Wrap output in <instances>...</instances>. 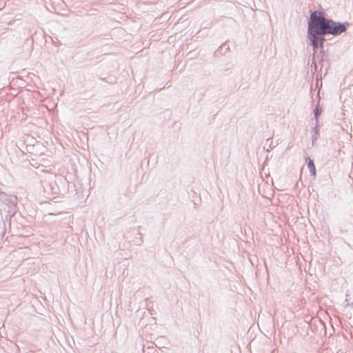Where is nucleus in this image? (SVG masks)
I'll use <instances>...</instances> for the list:
<instances>
[{
    "label": "nucleus",
    "mask_w": 353,
    "mask_h": 353,
    "mask_svg": "<svg viewBox=\"0 0 353 353\" xmlns=\"http://www.w3.org/2000/svg\"><path fill=\"white\" fill-rule=\"evenodd\" d=\"M310 14L312 16V18H314L319 23L320 26L319 30H322L323 32L325 31L327 34H331L334 37L346 32L349 26V23L347 22L341 23L326 18L317 10L312 12Z\"/></svg>",
    "instance_id": "f257e3e1"
},
{
    "label": "nucleus",
    "mask_w": 353,
    "mask_h": 353,
    "mask_svg": "<svg viewBox=\"0 0 353 353\" xmlns=\"http://www.w3.org/2000/svg\"><path fill=\"white\" fill-rule=\"evenodd\" d=\"M307 38L310 40V45L313 48L314 54L319 48H323V44L326 40L325 37L327 34L325 31L323 32L319 29L320 27L319 23L314 18H312L311 14L307 22ZM312 64L314 65V70H316L317 69V64L314 61V56L312 59Z\"/></svg>",
    "instance_id": "f03ea898"
},
{
    "label": "nucleus",
    "mask_w": 353,
    "mask_h": 353,
    "mask_svg": "<svg viewBox=\"0 0 353 353\" xmlns=\"http://www.w3.org/2000/svg\"><path fill=\"white\" fill-rule=\"evenodd\" d=\"M17 198L7 195L5 192H0V208L7 212V216L11 218L17 212Z\"/></svg>",
    "instance_id": "7ed1b4c3"
},
{
    "label": "nucleus",
    "mask_w": 353,
    "mask_h": 353,
    "mask_svg": "<svg viewBox=\"0 0 353 353\" xmlns=\"http://www.w3.org/2000/svg\"><path fill=\"white\" fill-rule=\"evenodd\" d=\"M353 224V210L350 212L346 217V221L343 223V225L341 227V231L343 232H347L348 231L349 227Z\"/></svg>",
    "instance_id": "20e7f679"
},
{
    "label": "nucleus",
    "mask_w": 353,
    "mask_h": 353,
    "mask_svg": "<svg viewBox=\"0 0 353 353\" xmlns=\"http://www.w3.org/2000/svg\"><path fill=\"white\" fill-rule=\"evenodd\" d=\"M307 168L310 170L311 175L316 176V168H315V165H314L313 160L309 157L307 159Z\"/></svg>",
    "instance_id": "39448f33"
},
{
    "label": "nucleus",
    "mask_w": 353,
    "mask_h": 353,
    "mask_svg": "<svg viewBox=\"0 0 353 353\" xmlns=\"http://www.w3.org/2000/svg\"><path fill=\"white\" fill-rule=\"evenodd\" d=\"M322 110V108L320 106L319 103H317L314 110V114L316 119V127L319 125L318 117L321 114Z\"/></svg>",
    "instance_id": "423d86ee"
},
{
    "label": "nucleus",
    "mask_w": 353,
    "mask_h": 353,
    "mask_svg": "<svg viewBox=\"0 0 353 353\" xmlns=\"http://www.w3.org/2000/svg\"><path fill=\"white\" fill-rule=\"evenodd\" d=\"M319 53L321 55V59L319 61V64H321V68H322L323 65V62L325 61V59H324L325 52H324L323 48L321 49Z\"/></svg>",
    "instance_id": "0eeeda50"
},
{
    "label": "nucleus",
    "mask_w": 353,
    "mask_h": 353,
    "mask_svg": "<svg viewBox=\"0 0 353 353\" xmlns=\"http://www.w3.org/2000/svg\"><path fill=\"white\" fill-rule=\"evenodd\" d=\"M318 127H319V125H318L317 127H316V126H315V127L314 128V129H313V130L315 131V134H319V132H318Z\"/></svg>",
    "instance_id": "6e6552de"
},
{
    "label": "nucleus",
    "mask_w": 353,
    "mask_h": 353,
    "mask_svg": "<svg viewBox=\"0 0 353 353\" xmlns=\"http://www.w3.org/2000/svg\"><path fill=\"white\" fill-rule=\"evenodd\" d=\"M317 135H318V134H315L314 135H313V136H312V141H313V142H314V141H316V139H317Z\"/></svg>",
    "instance_id": "1a4fd4ad"
},
{
    "label": "nucleus",
    "mask_w": 353,
    "mask_h": 353,
    "mask_svg": "<svg viewBox=\"0 0 353 353\" xmlns=\"http://www.w3.org/2000/svg\"><path fill=\"white\" fill-rule=\"evenodd\" d=\"M348 305H350L352 308H353V302L351 303H348Z\"/></svg>",
    "instance_id": "9d476101"
}]
</instances>
